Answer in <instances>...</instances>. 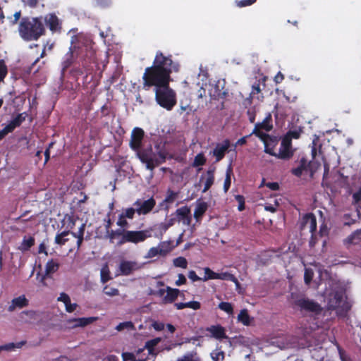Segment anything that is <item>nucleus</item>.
<instances>
[{"label": "nucleus", "instance_id": "nucleus-1", "mask_svg": "<svg viewBox=\"0 0 361 361\" xmlns=\"http://www.w3.org/2000/svg\"><path fill=\"white\" fill-rule=\"evenodd\" d=\"M145 132L138 127L133 129L129 142L130 147L136 153L140 161L145 165L147 170L153 172L154 169L160 164H164L168 155V152L164 144L157 143L152 147V145H142Z\"/></svg>", "mask_w": 361, "mask_h": 361}, {"label": "nucleus", "instance_id": "nucleus-2", "mask_svg": "<svg viewBox=\"0 0 361 361\" xmlns=\"http://www.w3.org/2000/svg\"><path fill=\"white\" fill-rule=\"evenodd\" d=\"M78 56V63L81 67L73 68L76 75L90 74L97 64L95 51L90 45L71 46L62 61V72L64 73L73 63L74 53Z\"/></svg>", "mask_w": 361, "mask_h": 361}, {"label": "nucleus", "instance_id": "nucleus-3", "mask_svg": "<svg viewBox=\"0 0 361 361\" xmlns=\"http://www.w3.org/2000/svg\"><path fill=\"white\" fill-rule=\"evenodd\" d=\"M20 37L26 42L37 41L46 34L43 17H23L18 25Z\"/></svg>", "mask_w": 361, "mask_h": 361}, {"label": "nucleus", "instance_id": "nucleus-4", "mask_svg": "<svg viewBox=\"0 0 361 361\" xmlns=\"http://www.w3.org/2000/svg\"><path fill=\"white\" fill-rule=\"evenodd\" d=\"M143 88L146 90L151 87L159 89L170 84L171 76L166 75L153 66L147 67L142 75Z\"/></svg>", "mask_w": 361, "mask_h": 361}, {"label": "nucleus", "instance_id": "nucleus-5", "mask_svg": "<svg viewBox=\"0 0 361 361\" xmlns=\"http://www.w3.org/2000/svg\"><path fill=\"white\" fill-rule=\"evenodd\" d=\"M157 103L167 111H171L176 104V93L170 87V84L163 87L154 89Z\"/></svg>", "mask_w": 361, "mask_h": 361}, {"label": "nucleus", "instance_id": "nucleus-6", "mask_svg": "<svg viewBox=\"0 0 361 361\" xmlns=\"http://www.w3.org/2000/svg\"><path fill=\"white\" fill-rule=\"evenodd\" d=\"M152 66L169 76L173 71L178 72L180 67L178 63L172 61L171 55L164 56L160 51H157Z\"/></svg>", "mask_w": 361, "mask_h": 361}, {"label": "nucleus", "instance_id": "nucleus-7", "mask_svg": "<svg viewBox=\"0 0 361 361\" xmlns=\"http://www.w3.org/2000/svg\"><path fill=\"white\" fill-rule=\"evenodd\" d=\"M152 236L150 230L129 231L125 230L123 238H121L118 245L127 243L137 244L145 241Z\"/></svg>", "mask_w": 361, "mask_h": 361}, {"label": "nucleus", "instance_id": "nucleus-8", "mask_svg": "<svg viewBox=\"0 0 361 361\" xmlns=\"http://www.w3.org/2000/svg\"><path fill=\"white\" fill-rule=\"evenodd\" d=\"M43 22L52 33L60 34L62 31V22L55 13H49L43 17Z\"/></svg>", "mask_w": 361, "mask_h": 361}, {"label": "nucleus", "instance_id": "nucleus-9", "mask_svg": "<svg viewBox=\"0 0 361 361\" xmlns=\"http://www.w3.org/2000/svg\"><path fill=\"white\" fill-rule=\"evenodd\" d=\"M295 305L302 310H305L316 314H320L322 311V308L318 302L308 298L298 299L295 301Z\"/></svg>", "mask_w": 361, "mask_h": 361}, {"label": "nucleus", "instance_id": "nucleus-10", "mask_svg": "<svg viewBox=\"0 0 361 361\" xmlns=\"http://www.w3.org/2000/svg\"><path fill=\"white\" fill-rule=\"evenodd\" d=\"M293 156L292 149V140L288 136H285L281 142V147L279 153H276V157L287 160Z\"/></svg>", "mask_w": 361, "mask_h": 361}, {"label": "nucleus", "instance_id": "nucleus-11", "mask_svg": "<svg viewBox=\"0 0 361 361\" xmlns=\"http://www.w3.org/2000/svg\"><path fill=\"white\" fill-rule=\"evenodd\" d=\"M155 205L156 201L152 197L144 201L138 199L133 203V206L136 207L137 213L139 215H146L149 214L152 211Z\"/></svg>", "mask_w": 361, "mask_h": 361}, {"label": "nucleus", "instance_id": "nucleus-12", "mask_svg": "<svg viewBox=\"0 0 361 361\" xmlns=\"http://www.w3.org/2000/svg\"><path fill=\"white\" fill-rule=\"evenodd\" d=\"M264 145V152L271 156H276V153L274 149L278 145L279 139L276 136H271L267 134H260L258 137Z\"/></svg>", "mask_w": 361, "mask_h": 361}, {"label": "nucleus", "instance_id": "nucleus-13", "mask_svg": "<svg viewBox=\"0 0 361 361\" xmlns=\"http://www.w3.org/2000/svg\"><path fill=\"white\" fill-rule=\"evenodd\" d=\"M272 116L270 113H268L262 122L257 123L255 125V128L250 135H255L257 137H259L260 134H267L266 133L262 132V130H264L265 131H269L272 129Z\"/></svg>", "mask_w": 361, "mask_h": 361}, {"label": "nucleus", "instance_id": "nucleus-14", "mask_svg": "<svg viewBox=\"0 0 361 361\" xmlns=\"http://www.w3.org/2000/svg\"><path fill=\"white\" fill-rule=\"evenodd\" d=\"M175 216L177 221H182L185 226H190L192 222L191 211L189 207L183 206L176 210L171 214V216Z\"/></svg>", "mask_w": 361, "mask_h": 361}, {"label": "nucleus", "instance_id": "nucleus-15", "mask_svg": "<svg viewBox=\"0 0 361 361\" xmlns=\"http://www.w3.org/2000/svg\"><path fill=\"white\" fill-rule=\"evenodd\" d=\"M141 268L142 265L135 261L123 260L119 265L121 274L123 276H128Z\"/></svg>", "mask_w": 361, "mask_h": 361}, {"label": "nucleus", "instance_id": "nucleus-16", "mask_svg": "<svg viewBox=\"0 0 361 361\" xmlns=\"http://www.w3.org/2000/svg\"><path fill=\"white\" fill-rule=\"evenodd\" d=\"M97 319V318L94 317L73 318L68 319L67 321V323L70 325V327L71 328L85 327L93 323Z\"/></svg>", "mask_w": 361, "mask_h": 361}, {"label": "nucleus", "instance_id": "nucleus-17", "mask_svg": "<svg viewBox=\"0 0 361 361\" xmlns=\"http://www.w3.org/2000/svg\"><path fill=\"white\" fill-rule=\"evenodd\" d=\"M229 140L226 139L222 144H217L213 151V154L216 157V161H221L225 156L226 152L230 147Z\"/></svg>", "mask_w": 361, "mask_h": 361}, {"label": "nucleus", "instance_id": "nucleus-18", "mask_svg": "<svg viewBox=\"0 0 361 361\" xmlns=\"http://www.w3.org/2000/svg\"><path fill=\"white\" fill-rule=\"evenodd\" d=\"M210 97L213 99L219 100L221 99H226L228 94V90L224 87L220 88L219 84L214 85L209 90Z\"/></svg>", "mask_w": 361, "mask_h": 361}, {"label": "nucleus", "instance_id": "nucleus-19", "mask_svg": "<svg viewBox=\"0 0 361 361\" xmlns=\"http://www.w3.org/2000/svg\"><path fill=\"white\" fill-rule=\"evenodd\" d=\"M302 226H309L310 233H315L317 231V219L314 214L307 213L302 218Z\"/></svg>", "mask_w": 361, "mask_h": 361}, {"label": "nucleus", "instance_id": "nucleus-20", "mask_svg": "<svg viewBox=\"0 0 361 361\" xmlns=\"http://www.w3.org/2000/svg\"><path fill=\"white\" fill-rule=\"evenodd\" d=\"M28 305V300L24 295L15 298L8 307V312H13L16 308H23Z\"/></svg>", "mask_w": 361, "mask_h": 361}, {"label": "nucleus", "instance_id": "nucleus-21", "mask_svg": "<svg viewBox=\"0 0 361 361\" xmlns=\"http://www.w3.org/2000/svg\"><path fill=\"white\" fill-rule=\"evenodd\" d=\"M207 331L210 332L212 337L218 340L227 338L225 329L221 325H212L210 327H207Z\"/></svg>", "mask_w": 361, "mask_h": 361}, {"label": "nucleus", "instance_id": "nucleus-22", "mask_svg": "<svg viewBox=\"0 0 361 361\" xmlns=\"http://www.w3.org/2000/svg\"><path fill=\"white\" fill-rule=\"evenodd\" d=\"M178 192H174L170 188L167 190L166 196L165 199L160 203L161 207L164 206V209L168 211L169 206L167 204L173 203L175 200L178 197Z\"/></svg>", "mask_w": 361, "mask_h": 361}, {"label": "nucleus", "instance_id": "nucleus-23", "mask_svg": "<svg viewBox=\"0 0 361 361\" xmlns=\"http://www.w3.org/2000/svg\"><path fill=\"white\" fill-rule=\"evenodd\" d=\"M59 268V264L54 262L53 259L49 260L45 266V275L42 276L41 281L44 282V280L49 275L54 274L58 271Z\"/></svg>", "mask_w": 361, "mask_h": 361}, {"label": "nucleus", "instance_id": "nucleus-24", "mask_svg": "<svg viewBox=\"0 0 361 361\" xmlns=\"http://www.w3.org/2000/svg\"><path fill=\"white\" fill-rule=\"evenodd\" d=\"M160 341V338H155L149 341H147L145 343V345L143 348H145V350H147L148 355H152L153 357H155L157 355V353L155 351V347Z\"/></svg>", "mask_w": 361, "mask_h": 361}, {"label": "nucleus", "instance_id": "nucleus-25", "mask_svg": "<svg viewBox=\"0 0 361 361\" xmlns=\"http://www.w3.org/2000/svg\"><path fill=\"white\" fill-rule=\"evenodd\" d=\"M180 290L177 288H172L171 287L166 288V295L164 298V302L165 303H172L178 298Z\"/></svg>", "mask_w": 361, "mask_h": 361}, {"label": "nucleus", "instance_id": "nucleus-26", "mask_svg": "<svg viewBox=\"0 0 361 361\" xmlns=\"http://www.w3.org/2000/svg\"><path fill=\"white\" fill-rule=\"evenodd\" d=\"M214 171L215 169H209L207 170L206 173V180L204 183V186L202 190V192H206L209 188L212 187V185L214 184Z\"/></svg>", "mask_w": 361, "mask_h": 361}, {"label": "nucleus", "instance_id": "nucleus-27", "mask_svg": "<svg viewBox=\"0 0 361 361\" xmlns=\"http://www.w3.org/2000/svg\"><path fill=\"white\" fill-rule=\"evenodd\" d=\"M207 208L208 205L205 202H202L197 204L194 212V217L197 221H199L202 219V216L207 210Z\"/></svg>", "mask_w": 361, "mask_h": 361}, {"label": "nucleus", "instance_id": "nucleus-28", "mask_svg": "<svg viewBox=\"0 0 361 361\" xmlns=\"http://www.w3.org/2000/svg\"><path fill=\"white\" fill-rule=\"evenodd\" d=\"M161 252V256H165L170 252L174 247L172 240L161 241L158 244Z\"/></svg>", "mask_w": 361, "mask_h": 361}, {"label": "nucleus", "instance_id": "nucleus-29", "mask_svg": "<svg viewBox=\"0 0 361 361\" xmlns=\"http://www.w3.org/2000/svg\"><path fill=\"white\" fill-rule=\"evenodd\" d=\"M35 245V238L32 236L23 237V241L20 245L18 247V250L22 252L29 250Z\"/></svg>", "mask_w": 361, "mask_h": 361}, {"label": "nucleus", "instance_id": "nucleus-30", "mask_svg": "<svg viewBox=\"0 0 361 361\" xmlns=\"http://www.w3.org/2000/svg\"><path fill=\"white\" fill-rule=\"evenodd\" d=\"M307 165L308 164L307 159L305 157H302L300 160L299 166L291 170V173L297 177H300L302 174V172L307 170Z\"/></svg>", "mask_w": 361, "mask_h": 361}, {"label": "nucleus", "instance_id": "nucleus-31", "mask_svg": "<svg viewBox=\"0 0 361 361\" xmlns=\"http://www.w3.org/2000/svg\"><path fill=\"white\" fill-rule=\"evenodd\" d=\"M167 226L164 222L155 224L153 228L149 229L150 231L154 230L155 231L154 236L159 239H161L164 233L168 231Z\"/></svg>", "mask_w": 361, "mask_h": 361}, {"label": "nucleus", "instance_id": "nucleus-32", "mask_svg": "<svg viewBox=\"0 0 361 361\" xmlns=\"http://www.w3.org/2000/svg\"><path fill=\"white\" fill-rule=\"evenodd\" d=\"M350 244L357 245L361 242V228L355 230L346 239Z\"/></svg>", "mask_w": 361, "mask_h": 361}, {"label": "nucleus", "instance_id": "nucleus-33", "mask_svg": "<svg viewBox=\"0 0 361 361\" xmlns=\"http://www.w3.org/2000/svg\"><path fill=\"white\" fill-rule=\"evenodd\" d=\"M70 233V230L63 231L61 233H57L55 236L54 242L59 245H64L68 241V238H66Z\"/></svg>", "mask_w": 361, "mask_h": 361}, {"label": "nucleus", "instance_id": "nucleus-34", "mask_svg": "<svg viewBox=\"0 0 361 361\" xmlns=\"http://www.w3.org/2000/svg\"><path fill=\"white\" fill-rule=\"evenodd\" d=\"M238 320L245 326H249L250 324L251 319L247 309H243L240 310L238 315Z\"/></svg>", "mask_w": 361, "mask_h": 361}, {"label": "nucleus", "instance_id": "nucleus-35", "mask_svg": "<svg viewBox=\"0 0 361 361\" xmlns=\"http://www.w3.org/2000/svg\"><path fill=\"white\" fill-rule=\"evenodd\" d=\"M342 300H343V293L337 291L334 294L333 298L331 299L329 301L330 306L333 309H336L341 305Z\"/></svg>", "mask_w": 361, "mask_h": 361}, {"label": "nucleus", "instance_id": "nucleus-36", "mask_svg": "<svg viewBox=\"0 0 361 361\" xmlns=\"http://www.w3.org/2000/svg\"><path fill=\"white\" fill-rule=\"evenodd\" d=\"M233 175V169L230 165L226 171V177L224 183V190L227 192L231 185V176Z\"/></svg>", "mask_w": 361, "mask_h": 361}, {"label": "nucleus", "instance_id": "nucleus-37", "mask_svg": "<svg viewBox=\"0 0 361 361\" xmlns=\"http://www.w3.org/2000/svg\"><path fill=\"white\" fill-rule=\"evenodd\" d=\"M204 276L202 278L203 281L211 279H217L218 273L214 272L209 267L204 268Z\"/></svg>", "mask_w": 361, "mask_h": 361}, {"label": "nucleus", "instance_id": "nucleus-38", "mask_svg": "<svg viewBox=\"0 0 361 361\" xmlns=\"http://www.w3.org/2000/svg\"><path fill=\"white\" fill-rule=\"evenodd\" d=\"M25 119V116H23V114H18L9 123L15 130L16 128L19 127L22 124Z\"/></svg>", "mask_w": 361, "mask_h": 361}, {"label": "nucleus", "instance_id": "nucleus-39", "mask_svg": "<svg viewBox=\"0 0 361 361\" xmlns=\"http://www.w3.org/2000/svg\"><path fill=\"white\" fill-rule=\"evenodd\" d=\"M207 159L202 153H200L195 157L192 166L197 167L205 164Z\"/></svg>", "mask_w": 361, "mask_h": 361}, {"label": "nucleus", "instance_id": "nucleus-40", "mask_svg": "<svg viewBox=\"0 0 361 361\" xmlns=\"http://www.w3.org/2000/svg\"><path fill=\"white\" fill-rule=\"evenodd\" d=\"M173 265L176 267H180L183 269H186L188 267V261L183 257H178L173 259Z\"/></svg>", "mask_w": 361, "mask_h": 361}, {"label": "nucleus", "instance_id": "nucleus-41", "mask_svg": "<svg viewBox=\"0 0 361 361\" xmlns=\"http://www.w3.org/2000/svg\"><path fill=\"white\" fill-rule=\"evenodd\" d=\"M134 329H135V326H134L133 323L130 321L121 322V323L118 324L116 327V329L118 331H123L124 329L133 330Z\"/></svg>", "mask_w": 361, "mask_h": 361}, {"label": "nucleus", "instance_id": "nucleus-42", "mask_svg": "<svg viewBox=\"0 0 361 361\" xmlns=\"http://www.w3.org/2000/svg\"><path fill=\"white\" fill-rule=\"evenodd\" d=\"M135 212L137 213L136 208L129 207L124 209L121 215H122L126 219H133Z\"/></svg>", "mask_w": 361, "mask_h": 361}, {"label": "nucleus", "instance_id": "nucleus-43", "mask_svg": "<svg viewBox=\"0 0 361 361\" xmlns=\"http://www.w3.org/2000/svg\"><path fill=\"white\" fill-rule=\"evenodd\" d=\"M24 343H25V342L22 341V342H20L18 343H9L1 345V351L2 350L10 351V350H13L16 348H20Z\"/></svg>", "mask_w": 361, "mask_h": 361}, {"label": "nucleus", "instance_id": "nucleus-44", "mask_svg": "<svg viewBox=\"0 0 361 361\" xmlns=\"http://www.w3.org/2000/svg\"><path fill=\"white\" fill-rule=\"evenodd\" d=\"M219 308L228 314H232L233 311V305L228 302H221L219 304Z\"/></svg>", "mask_w": 361, "mask_h": 361}, {"label": "nucleus", "instance_id": "nucleus-45", "mask_svg": "<svg viewBox=\"0 0 361 361\" xmlns=\"http://www.w3.org/2000/svg\"><path fill=\"white\" fill-rule=\"evenodd\" d=\"M103 291L105 295H109V296H116V295H119L118 289L114 288V287H111L109 286H106L104 288Z\"/></svg>", "mask_w": 361, "mask_h": 361}, {"label": "nucleus", "instance_id": "nucleus-46", "mask_svg": "<svg viewBox=\"0 0 361 361\" xmlns=\"http://www.w3.org/2000/svg\"><path fill=\"white\" fill-rule=\"evenodd\" d=\"M257 0H235V4L239 8L247 7L254 4Z\"/></svg>", "mask_w": 361, "mask_h": 361}, {"label": "nucleus", "instance_id": "nucleus-47", "mask_svg": "<svg viewBox=\"0 0 361 361\" xmlns=\"http://www.w3.org/2000/svg\"><path fill=\"white\" fill-rule=\"evenodd\" d=\"M213 361L224 360L225 354L222 350H215L211 353Z\"/></svg>", "mask_w": 361, "mask_h": 361}, {"label": "nucleus", "instance_id": "nucleus-48", "mask_svg": "<svg viewBox=\"0 0 361 361\" xmlns=\"http://www.w3.org/2000/svg\"><path fill=\"white\" fill-rule=\"evenodd\" d=\"M217 279L232 281L235 280V276L229 272L218 273Z\"/></svg>", "mask_w": 361, "mask_h": 361}, {"label": "nucleus", "instance_id": "nucleus-49", "mask_svg": "<svg viewBox=\"0 0 361 361\" xmlns=\"http://www.w3.org/2000/svg\"><path fill=\"white\" fill-rule=\"evenodd\" d=\"M14 130L13 128L10 125L7 124L3 129L0 130V140H3L9 133Z\"/></svg>", "mask_w": 361, "mask_h": 361}, {"label": "nucleus", "instance_id": "nucleus-50", "mask_svg": "<svg viewBox=\"0 0 361 361\" xmlns=\"http://www.w3.org/2000/svg\"><path fill=\"white\" fill-rule=\"evenodd\" d=\"M161 252L158 245L157 247H152L148 250L146 257L152 258L157 255H161Z\"/></svg>", "mask_w": 361, "mask_h": 361}, {"label": "nucleus", "instance_id": "nucleus-51", "mask_svg": "<svg viewBox=\"0 0 361 361\" xmlns=\"http://www.w3.org/2000/svg\"><path fill=\"white\" fill-rule=\"evenodd\" d=\"M107 233L109 234V238L111 240H113L116 236H121V238H123V235H124V233H125V229L124 230L117 229L115 231L111 230V231H109V232H107Z\"/></svg>", "mask_w": 361, "mask_h": 361}, {"label": "nucleus", "instance_id": "nucleus-52", "mask_svg": "<svg viewBox=\"0 0 361 361\" xmlns=\"http://www.w3.org/2000/svg\"><path fill=\"white\" fill-rule=\"evenodd\" d=\"M314 273L312 269H306L304 274V281L307 285H309L312 279H313Z\"/></svg>", "mask_w": 361, "mask_h": 361}, {"label": "nucleus", "instance_id": "nucleus-53", "mask_svg": "<svg viewBox=\"0 0 361 361\" xmlns=\"http://www.w3.org/2000/svg\"><path fill=\"white\" fill-rule=\"evenodd\" d=\"M261 88H260V81H256L252 85V90L250 94V97H253L255 94H257L261 92Z\"/></svg>", "mask_w": 361, "mask_h": 361}, {"label": "nucleus", "instance_id": "nucleus-54", "mask_svg": "<svg viewBox=\"0 0 361 361\" xmlns=\"http://www.w3.org/2000/svg\"><path fill=\"white\" fill-rule=\"evenodd\" d=\"M235 200L238 202V209L240 212H242L245 209V198L241 195H237L235 196Z\"/></svg>", "mask_w": 361, "mask_h": 361}, {"label": "nucleus", "instance_id": "nucleus-55", "mask_svg": "<svg viewBox=\"0 0 361 361\" xmlns=\"http://www.w3.org/2000/svg\"><path fill=\"white\" fill-rule=\"evenodd\" d=\"M186 307L191 308L194 310H197L201 308V304L198 301H190L185 302Z\"/></svg>", "mask_w": 361, "mask_h": 361}, {"label": "nucleus", "instance_id": "nucleus-56", "mask_svg": "<svg viewBox=\"0 0 361 361\" xmlns=\"http://www.w3.org/2000/svg\"><path fill=\"white\" fill-rule=\"evenodd\" d=\"M101 114L102 117H106L109 115L111 111V106L107 104H104L101 109Z\"/></svg>", "mask_w": 361, "mask_h": 361}, {"label": "nucleus", "instance_id": "nucleus-57", "mask_svg": "<svg viewBox=\"0 0 361 361\" xmlns=\"http://www.w3.org/2000/svg\"><path fill=\"white\" fill-rule=\"evenodd\" d=\"M343 219L344 220L345 226H351L356 222V220L351 218V215L350 214H345Z\"/></svg>", "mask_w": 361, "mask_h": 361}, {"label": "nucleus", "instance_id": "nucleus-58", "mask_svg": "<svg viewBox=\"0 0 361 361\" xmlns=\"http://www.w3.org/2000/svg\"><path fill=\"white\" fill-rule=\"evenodd\" d=\"M145 351V348H140L137 351V359H136V361H147L149 359V355L145 356V355H142L143 352Z\"/></svg>", "mask_w": 361, "mask_h": 361}, {"label": "nucleus", "instance_id": "nucleus-59", "mask_svg": "<svg viewBox=\"0 0 361 361\" xmlns=\"http://www.w3.org/2000/svg\"><path fill=\"white\" fill-rule=\"evenodd\" d=\"M111 279L109 276V271L102 269L101 271V281L102 283H106Z\"/></svg>", "mask_w": 361, "mask_h": 361}, {"label": "nucleus", "instance_id": "nucleus-60", "mask_svg": "<svg viewBox=\"0 0 361 361\" xmlns=\"http://www.w3.org/2000/svg\"><path fill=\"white\" fill-rule=\"evenodd\" d=\"M126 219H127L120 214L116 224L121 228H127L128 226V223Z\"/></svg>", "mask_w": 361, "mask_h": 361}, {"label": "nucleus", "instance_id": "nucleus-61", "mask_svg": "<svg viewBox=\"0 0 361 361\" xmlns=\"http://www.w3.org/2000/svg\"><path fill=\"white\" fill-rule=\"evenodd\" d=\"M65 307L66 312L71 313L76 310L78 305L76 303H71V300H69L68 302L65 304Z\"/></svg>", "mask_w": 361, "mask_h": 361}, {"label": "nucleus", "instance_id": "nucleus-62", "mask_svg": "<svg viewBox=\"0 0 361 361\" xmlns=\"http://www.w3.org/2000/svg\"><path fill=\"white\" fill-rule=\"evenodd\" d=\"M188 276L190 279H191L192 281H202V278L199 277L196 272L193 270H191L188 272Z\"/></svg>", "mask_w": 361, "mask_h": 361}, {"label": "nucleus", "instance_id": "nucleus-63", "mask_svg": "<svg viewBox=\"0 0 361 361\" xmlns=\"http://www.w3.org/2000/svg\"><path fill=\"white\" fill-rule=\"evenodd\" d=\"M353 204H358L361 200V190L355 192L353 195Z\"/></svg>", "mask_w": 361, "mask_h": 361}, {"label": "nucleus", "instance_id": "nucleus-64", "mask_svg": "<svg viewBox=\"0 0 361 361\" xmlns=\"http://www.w3.org/2000/svg\"><path fill=\"white\" fill-rule=\"evenodd\" d=\"M122 356H123L124 361H127V360L136 361L135 356L132 353H123Z\"/></svg>", "mask_w": 361, "mask_h": 361}]
</instances>
